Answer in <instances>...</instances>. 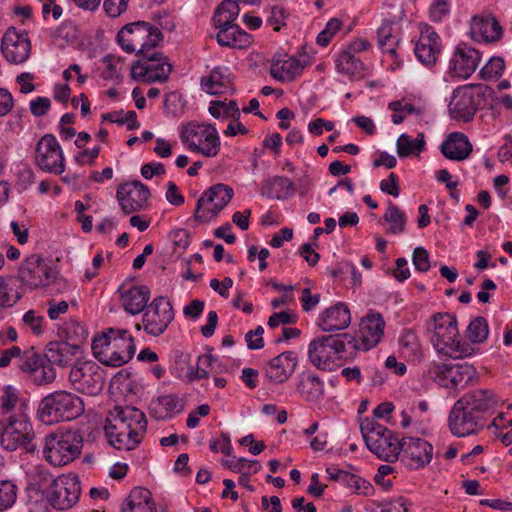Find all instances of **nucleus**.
<instances>
[{"mask_svg":"<svg viewBox=\"0 0 512 512\" xmlns=\"http://www.w3.org/2000/svg\"><path fill=\"white\" fill-rule=\"evenodd\" d=\"M341 484L362 495H369L372 489L368 481L348 471H346Z\"/></svg>","mask_w":512,"mask_h":512,"instance_id":"5fc2aeb1","label":"nucleus"},{"mask_svg":"<svg viewBox=\"0 0 512 512\" xmlns=\"http://www.w3.org/2000/svg\"><path fill=\"white\" fill-rule=\"evenodd\" d=\"M432 333L431 341L437 352L451 358L467 356V349L461 344L457 321L450 313H436L426 324Z\"/></svg>","mask_w":512,"mask_h":512,"instance_id":"39448f33","label":"nucleus"},{"mask_svg":"<svg viewBox=\"0 0 512 512\" xmlns=\"http://www.w3.org/2000/svg\"><path fill=\"white\" fill-rule=\"evenodd\" d=\"M384 220L391 224L389 232L400 234L404 232L406 226V215L397 205L389 201L388 209L383 216Z\"/></svg>","mask_w":512,"mask_h":512,"instance_id":"a18cd8bd","label":"nucleus"},{"mask_svg":"<svg viewBox=\"0 0 512 512\" xmlns=\"http://www.w3.org/2000/svg\"><path fill=\"white\" fill-rule=\"evenodd\" d=\"M209 113L216 119L232 118L236 121L240 117V111L235 101L229 103L212 101L209 106Z\"/></svg>","mask_w":512,"mask_h":512,"instance_id":"49530a36","label":"nucleus"},{"mask_svg":"<svg viewBox=\"0 0 512 512\" xmlns=\"http://www.w3.org/2000/svg\"><path fill=\"white\" fill-rule=\"evenodd\" d=\"M64 331L66 333V341L77 343L81 348V344L87 339L88 332L83 324L77 321H70L66 324Z\"/></svg>","mask_w":512,"mask_h":512,"instance_id":"864d4df0","label":"nucleus"},{"mask_svg":"<svg viewBox=\"0 0 512 512\" xmlns=\"http://www.w3.org/2000/svg\"><path fill=\"white\" fill-rule=\"evenodd\" d=\"M480 52L465 43L459 44L449 61L448 73L453 78L467 79L478 68Z\"/></svg>","mask_w":512,"mask_h":512,"instance_id":"5701e85b","label":"nucleus"},{"mask_svg":"<svg viewBox=\"0 0 512 512\" xmlns=\"http://www.w3.org/2000/svg\"><path fill=\"white\" fill-rule=\"evenodd\" d=\"M504 68L505 63L501 57H492L481 69L480 74L484 79H495L502 75Z\"/></svg>","mask_w":512,"mask_h":512,"instance_id":"13d9d810","label":"nucleus"},{"mask_svg":"<svg viewBox=\"0 0 512 512\" xmlns=\"http://www.w3.org/2000/svg\"><path fill=\"white\" fill-rule=\"evenodd\" d=\"M400 455L401 462L410 470L422 469L432 461L433 446L421 438H403Z\"/></svg>","mask_w":512,"mask_h":512,"instance_id":"aec40b11","label":"nucleus"},{"mask_svg":"<svg viewBox=\"0 0 512 512\" xmlns=\"http://www.w3.org/2000/svg\"><path fill=\"white\" fill-rule=\"evenodd\" d=\"M130 0H104L103 8L110 17H118L128 9Z\"/></svg>","mask_w":512,"mask_h":512,"instance_id":"338daca9","label":"nucleus"},{"mask_svg":"<svg viewBox=\"0 0 512 512\" xmlns=\"http://www.w3.org/2000/svg\"><path fill=\"white\" fill-rule=\"evenodd\" d=\"M420 37L415 45V55L426 66L436 64L441 51V39L435 30L426 23H421Z\"/></svg>","mask_w":512,"mask_h":512,"instance_id":"393cba45","label":"nucleus"},{"mask_svg":"<svg viewBox=\"0 0 512 512\" xmlns=\"http://www.w3.org/2000/svg\"><path fill=\"white\" fill-rule=\"evenodd\" d=\"M264 328L262 326H257L254 330H250L245 334V341L247 343V347L250 350H259L264 347Z\"/></svg>","mask_w":512,"mask_h":512,"instance_id":"69168bd1","label":"nucleus"},{"mask_svg":"<svg viewBox=\"0 0 512 512\" xmlns=\"http://www.w3.org/2000/svg\"><path fill=\"white\" fill-rule=\"evenodd\" d=\"M94 357L106 366L120 367L135 354L134 338L126 329L109 328L94 337L91 345Z\"/></svg>","mask_w":512,"mask_h":512,"instance_id":"f03ea898","label":"nucleus"},{"mask_svg":"<svg viewBox=\"0 0 512 512\" xmlns=\"http://www.w3.org/2000/svg\"><path fill=\"white\" fill-rule=\"evenodd\" d=\"M477 111L475 92L469 87H459L454 90L449 103L450 115L463 122L470 121Z\"/></svg>","mask_w":512,"mask_h":512,"instance_id":"c756f323","label":"nucleus"},{"mask_svg":"<svg viewBox=\"0 0 512 512\" xmlns=\"http://www.w3.org/2000/svg\"><path fill=\"white\" fill-rule=\"evenodd\" d=\"M448 423L451 433L457 437L472 435L486 426L457 401L449 413Z\"/></svg>","mask_w":512,"mask_h":512,"instance_id":"bb28decb","label":"nucleus"},{"mask_svg":"<svg viewBox=\"0 0 512 512\" xmlns=\"http://www.w3.org/2000/svg\"><path fill=\"white\" fill-rule=\"evenodd\" d=\"M201 89L209 94H222L232 89V79L228 68L215 67L208 76L200 81Z\"/></svg>","mask_w":512,"mask_h":512,"instance_id":"4c0bfd02","label":"nucleus"},{"mask_svg":"<svg viewBox=\"0 0 512 512\" xmlns=\"http://www.w3.org/2000/svg\"><path fill=\"white\" fill-rule=\"evenodd\" d=\"M21 298V294L0 276V308L6 309L14 306Z\"/></svg>","mask_w":512,"mask_h":512,"instance_id":"8fccbe9b","label":"nucleus"},{"mask_svg":"<svg viewBox=\"0 0 512 512\" xmlns=\"http://www.w3.org/2000/svg\"><path fill=\"white\" fill-rule=\"evenodd\" d=\"M43 321L44 318L34 310L27 311L23 316L24 324L36 335H40L42 333Z\"/></svg>","mask_w":512,"mask_h":512,"instance_id":"774afa93","label":"nucleus"},{"mask_svg":"<svg viewBox=\"0 0 512 512\" xmlns=\"http://www.w3.org/2000/svg\"><path fill=\"white\" fill-rule=\"evenodd\" d=\"M174 319L171 302L164 296L156 297L143 311L142 323L135 325L136 330L143 329L150 336L162 335Z\"/></svg>","mask_w":512,"mask_h":512,"instance_id":"9b49d317","label":"nucleus"},{"mask_svg":"<svg viewBox=\"0 0 512 512\" xmlns=\"http://www.w3.org/2000/svg\"><path fill=\"white\" fill-rule=\"evenodd\" d=\"M355 343L356 336L350 333L317 336L308 345V359L317 369L332 371Z\"/></svg>","mask_w":512,"mask_h":512,"instance_id":"7ed1b4c3","label":"nucleus"},{"mask_svg":"<svg viewBox=\"0 0 512 512\" xmlns=\"http://www.w3.org/2000/svg\"><path fill=\"white\" fill-rule=\"evenodd\" d=\"M378 42L384 53L394 56L398 45V38L393 34V27L390 23H384L378 29Z\"/></svg>","mask_w":512,"mask_h":512,"instance_id":"de8ad7c7","label":"nucleus"},{"mask_svg":"<svg viewBox=\"0 0 512 512\" xmlns=\"http://www.w3.org/2000/svg\"><path fill=\"white\" fill-rule=\"evenodd\" d=\"M233 189L225 184H216L203 192L194 213L195 220L206 223L214 219L233 198Z\"/></svg>","mask_w":512,"mask_h":512,"instance_id":"f8f14e48","label":"nucleus"},{"mask_svg":"<svg viewBox=\"0 0 512 512\" xmlns=\"http://www.w3.org/2000/svg\"><path fill=\"white\" fill-rule=\"evenodd\" d=\"M17 498V487L11 481H0V512L13 506Z\"/></svg>","mask_w":512,"mask_h":512,"instance_id":"3c124183","label":"nucleus"},{"mask_svg":"<svg viewBox=\"0 0 512 512\" xmlns=\"http://www.w3.org/2000/svg\"><path fill=\"white\" fill-rule=\"evenodd\" d=\"M441 152L447 159L463 161L471 154L472 144L464 133L453 132L442 143Z\"/></svg>","mask_w":512,"mask_h":512,"instance_id":"2f4dec72","label":"nucleus"},{"mask_svg":"<svg viewBox=\"0 0 512 512\" xmlns=\"http://www.w3.org/2000/svg\"><path fill=\"white\" fill-rule=\"evenodd\" d=\"M489 335V326L487 320L482 317L474 318L468 325L466 336L472 343H483Z\"/></svg>","mask_w":512,"mask_h":512,"instance_id":"09e8293b","label":"nucleus"},{"mask_svg":"<svg viewBox=\"0 0 512 512\" xmlns=\"http://www.w3.org/2000/svg\"><path fill=\"white\" fill-rule=\"evenodd\" d=\"M359 65H362V63L351 51L342 52L338 58L337 67L341 72L345 74H354Z\"/></svg>","mask_w":512,"mask_h":512,"instance_id":"052dcab7","label":"nucleus"},{"mask_svg":"<svg viewBox=\"0 0 512 512\" xmlns=\"http://www.w3.org/2000/svg\"><path fill=\"white\" fill-rule=\"evenodd\" d=\"M182 405L178 398L174 395L160 396L150 405L151 413L158 419H165L174 412H180Z\"/></svg>","mask_w":512,"mask_h":512,"instance_id":"37998d69","label":"nucleus"},{"mask_svg":"<svg viewBox=\"0 0 512 512\" xmlns=\"http://www.w3.org/2000/svg\"><path fill=\"white\" fill-rule=\"evenodd\" d=\"M116 197L122 211L131 214L146 207L150 191L146 185L136 180L119 186Z\"/></svg>","mask_w":512,"mask_h":512,"instance_id":"b1692460","label":"nucleus"},{"mask_svg":"<svg viewBox=\"0 0 512 512\" xmlns=\"http://www.w3.org/2000/svg\"><path fill=\"white\" fill-rule=\"evenodd\" d=\"M104 69L102 71V78L105 80H112L119 78V69L118 66L120 64V60L116 58L114 55H106L103 60Z\"/></svg>","mask_w":512,"mask_h":512,"instance_id":"e2e57ef3","label":"nucleus"},{"mask_svg":"<svg viewBox=\"0 0 512 512\" xmlns=\"http://www.w3.org/2000/svg\"><path fill=\"white\" fill-rule=\"evenodd\" d=\"M80 352L81 350L77 343L54 341L47 345L45 359L51 364L65 367L69 365Z\"/></svg>","mask_w":512,"mask_h":512,"instance_id":"473e14b6","label":"nucleus"},{"mask_svg":"<svg viewBox=\"0 0 512 512\" xmlns=\"http://www.w3.org/2000/svg\"><path fill=\"white\" fill-rule=\"evenodd\" d=\"M298 365V356L294 351H285L272 358L265 367L267 379L274 384L286 382Z\"/></svg>","mask_w":512,"mask_h":512,"instance_id":"cd10ccee","label":"nucleus"},{"mask_svg":"<svg viewBox=\"0 0 512 512\" xmlns=\"http://www.w3.org/2000/svg\"><path fill=\"white\" fill-rule=\"evenodd\" d=\"M120 512H157V509L150 491L136 487L122 502Z\"/></svg>","mask_w":512,"mask_h":512,"instance_id":"58836bf2","label":"nucleus"},{"mask_svg":"<svg viewBox=\"0 0 512 512\" xmlns=\"http://www.w3.org/2000/svg\"><path fill=\"white\" fill-rule=\"evenodd\" d=\"M36 165L43 171L60 175L65 170V158L62 148L55 136L44 135L35 150Z\"/></svg>","mask_w":512,"mask_h":512,"instance_id":"dca6fc26","label":"nucleus"},{"mask_svg":"<svg viewBox=\"0 0 512 512\" xmlns=\"http://www.w3.org/2000/svg\"><path fill=\"white\" fill-rule=\"evenodd\" d=\"M457 402L486 425L498 400L491 390L475 389L465 393Z\"/></svg>","mask_w":512,"mask_h":512,"instance_id":"4be33fe9","label":"nucleus"},{"mask_svg":"<svg viewBox=\"0 0 512 512\" xmlns=\"http://www.w3.org/2000/svg\"><path fill=\"white\" fill-rule=\"evenodd\" d=\"M385 321L378 312L367 313L359 325V337H356V343L350 344L352 352L368 351L375 347L384 334Z\"/></svg>","mask_w":512,"mask_h":512,"instance_id":"a211bd4d","label":"nucleus"},{"mask_svg":"<svg viewBox=\"0 0 512 512\" xmlns=\"http://www.w3.org/2000/svg\"><path fill=\"white\" fill-rule=\"evenodd\" d=\"M360 430L366 446L380 460L394 462L398 459L401 441L389 429L367 417L361 420Z\"/></svg>","mask_w":512,"mask_h":512,"instance_id":"6e6552de","label":"nucleus"},{"mask_svg":"<svg viewBox=\"0 0 512 512\" xmlns=\"http://www.w3.org/2000/svg\"><path fill=\"white\" fill-rule=\"evenodd\" d=\"M430 372L439 383L454 389L466 387L475 375V369L467 363H434Z\"/></svg>","mask_w":512,"mask_h":512,"instance_id":"6ab92c4d","label":"nucleus"},{"mask_svg":"<svg viewBox=\"0 0 512 512\" xmlns=\"http://www.w3.org/2000/svg\"><path fill=\"white\" fill-rule=\"evenodd\" d=\"M450 12L447 0H434L429 8V18L433 22H441Z\"/></svg>","mask_w":512,"mask_h":512,"instance_id":"680f3d73","label":"nucleus"},{"mask_svg":"<svg viewBox=\"0 0 512 512\" xmlns=\"http://www.w3.org/2000/svg\"><path fill=\"white\" fill-rule=\"evenodd\" d=\"M118 292L123 309L131 315L140 314L149 305L151 292L145 285L125 282L119 287Z\"/></svg>","mask_w":512,"mask_h":512,"instance_id":"a878e982","label":"nucleus"},{"mask_svg":"<svg viewBox=\"0 0 512 512\" xmlns=\"http://www.w3.org/2000/svg\"><path fill=\"white\" fill-rule=\"evenodd\" d=\"M297 392L305 401L316 402L324 395V383L312 371H303L298 376Z\"/></svg>","mask_w":512,"mask_h":512,"instance_id":"c9c22d12","label":"nucleus"},{"mask_svg":"<svg viewBox=\"0 0 512 512\" xmlns=\"http://www.w3.org/2000/svg\"><path fill=\"white\" fill-rule=\"evenodd\" d=\"M34 437L32 423L24 416L0 418V445L3 449L15 451L25 447L28 452H34L36 447L31 444Z\"/></svg>","mask_w":512,"mask_h":512,"instance_id":"1a4fd4ad","label":"nucleus"},{"mask_svg":"<svg viewBox=\"0 0 512 512\" xmlns=\"http://www.w3.org/2000/svg\"><path fill=\"white\" fill-rule=\"evenodd\" d=\"M304 67L305 64L294 56L279 58L273 60L270 74L274 79L290 82L302 73Z\"/></svg>","mask_w":512,"mask_h":512,"instance_id":"e433bc0d","label":"nucleus"},{"mask_svg":"<svg viewBox=\"0 0 512 512\" xmlns=\"http://www.w3.org/2000/svg\"><path fill=\"white\" fill-rule=\"evenodd\" d=\"M83 441L79 429H57L44 438L43 458L54 467L65 466L81 455Z\"/></svg>","mask_w":512,"mask_h":512,"instance_id":"20e7f679","label":"nucleus"},{"mask_svg":"<svg viewBox=\"0 0 512 512\" xmlns=\"http://www.w3.org/2000/svg\"><path fill=\"white\" fill-rule=\"evenodd\" d=\"M17 403L18 396L15 393V390L10 386L5 387L3 394L0 396V418L13 416L11 413Z\"/></svg>","mask_w":512,"mask_h":512,"instance_id":"603ef678","label":"nucleus"},{"mask_svg":"<svg viewBox=\"0 0 512 512\" xmlns=\"http://www.w3.org/2000/svg\"><path fill=\"white\" fill-rule=\"evenodd\" d=\"M44 361L45 360L37 353L25 352L23 356H20L19 368L31 377L32 373H34Z\"/></svg>","mask_w":512,"mask_h":512,"instance_id":"bf43d9fd","label":"nucleus"},{"mask_svg":"<svg viewBox=\"0 0 512 512\" xmlns=\"http://www.w3.org/2000/svg\"><path fill=\"white\" fill-rule=\"evenodd\" d=\"M56 378V372L53 364L45 360L34 373H32L30 379L37 385H44L52 383Z\"/></svg>","mask_w":512,"mask_h":512,"instance_id":"6e6d98bb","label":"nucleus"},{"mask_svg":"<svg viewBox=\"0 0 512 512\" xmlns=\"http://www.w3.org/2000/svg\"><path fill=\"white\" fill-rule=\"evenodd\" d=\"M425 147L424 135L419 134L416 139H411L408 135L402 134L397 139V153L399 157L404 158L409 155H419Z\"/></svg>","mask_w":512,"mask_h":512,"instance_id":"c03bdc74","label":"nucleus"},{"mask_svg":"<svg viewBox=\"0 0 512 512\" xmlns=\"http://www.w3.org/2000/svg\"><path fill=\"white\" fill-rule=\"evenodd\" d=\"M401 355L412 363H418L423 357V349L417 334L411 329H405L399 338Z\"/></svg>","mask_w":512,"mask_h":512,"instance_id":"ea45409f","label":"nucleus"},{"mask_svg":"<svg viewBox=\"0 0 512 512\" xmlns=\"http://www.w3.org/2000/svg\"><path fill=\"white\" fill-rule=\"evenodd\" d=\"M69 381L76 391L94 396L103 388L104 375L97 363L93 361H78L70 370Z\"/></svg>","mask_w":512,"mask_h":512,"instance_id":"4468645a","label":"nucleus"},{"mask_svg":"<svg viewBox=\"0 0 512 512\" xmlns=\"http://www.w3.org/2000/svg\"><path fill=\"white\" fill-rule=\"evenodd\" d=\"M342 27V21L338 18H331L323 31H321L317 38L316 42L320 46H327L331 39L334 37V35L341 29Z\"/></svg>","mask_w":512,"mask_h":512,"instance_id":"4d7b16f0","label":"nucleus"},{"mask_svg":"<svg viewBox=\"0 0 512 512\" xmlns=\"http://www.w3.org/2000/svg\"><path fill=\"white\" fill-rule=\"evenodd\" d=\"M351 323V313L343 302L325 309L318 317L317 325L324 332L346 329Z\"/></svg>","mask_w":512,"mask_h":512,"instance_id":"7c9ffc66","label":"nucleus"},{"mask_svg":"<svg viewBox=\"0 0 512 512\" xmlns=\"http://www.w3.org/2000/svg\"><path fill=\"white\" fill-rule=\"evenodd\" d=\"M84 412L83 400L67 391H55L45 396L38 405V419L47 425L71 421Z\"/></svg>","mask_w":512,"mask_h":512,"instance_id":"423d86ee","label":"nucleus"},{"mask_svg":"<svg viewBox=\"0 0 512 512\" xmlns=\"http://www.w3.org/2000/svg\"><path fill=\"white\" fill-rule=\"evenodd\" d=\"M240 12L239 4L235 0H224L215 9L213 23L216 28L233 25Z\"/></svg>","mask_w":512,"mask_h":512,"instance_id":"79ce46f5","label":"nucleus"},{"mask_svg":"<svg viewBox=\"0 0 512 512\" xmlns=\"http://www.w3.org/2000/svg\"><path fill=\"white\" fill-rule=\"evenodd\" d=\"M412 262L419 272H427L430 269L429 253L424 247H416L413 251Z\"/></svg>","mask_w":512,"mask_h":512,"instance_id":"0e129e2a","label":"nucleus"},{"mask_svg":"<svg viewBox=\"0 0 512 512\" xmlns=\"http://www.w3.org/2000/svg\"><path fill=\"white\" fill-rule=\"evenodd\" d=\"M182 142L188 149L205 157H215L221 147L217 129L211 124H189L181 133Z\"/></svg>","mask_w":512,"mask_h":512,"instance_id":"9d476101","label":"nucleus"},{"mask_svg":"<svg viewBox=\"0 0 512 512\" xmlns=\"http://www.w3.org/2000/svg\"><path fill=\"white\" fill-rule=\"evenodd\" d=\"M1 52L9 63L16 65L24 63L31 52L28 33L14 27L8 28L2 38Z\"/></svg>","mask_w":512,"mask_h":512,"instance_id":"412c9836","label":"nucleus"},{"mask_svg":"<svg viewBox=\"0 0 512 512\" xmlns=\"http://www.w3.org/2000/svg\"><path fill=\"white\" fill-rule=\"evenodd\" d=\"M80 493L81 487L78 476L62 475L52 481L47 499L53 508L67 510L77 503Z\"/></svg>","mask_w":512,"mask_h":512,"instance_id":"f3484780","label":"nucleus"},{"mask_svg":"<svg viewBox=\"0 0 512 512\" xmlns=\"http://www.w3.org/2000/svg\"><path fill=\"white\" fill-rule=\"evenodd\" d=\"M470 37L477 42L494 43L502 38L503 30L491 15H476L470 21Z\"/></svg>","mask_w":512,"mask_h":512,"instance_id":"c85d7f7f","label":"nucleus"},{"mask_svg":"<svg viewBox=\"0 0 512 512\" xmlns=\"http://www.w3.org/2000/svg\"><path fill=\"white\" fill-rule=\"evenodd\" d=\"M116 39L125 52L142 56L158 46L162 41V33L151 23L137 21L122 27Z\"/></svg>","mask_w":512,"mask_h":512,"instance_id":"0eeeda50","label":"nucleus"},{"mask_svg":"<svg viewBox=\"0 0 512 512\" xmlns=\"http://www.w3.org/2000/svg\"><path fill=\"white\" fill-rule=\"evenodd\" d=\"M146 430L145 414L131 406L114 407L107 415L104 426L109 444L123 451L135 449L142 442Z\"/></svg>","mask_w":512,"mask_h":512,"instance_id":"f257e3e1","label":"nucleus"},{"mask_svg":"<svg viewBox=\"0 0 512 512\" xmlns=\"http://www.w3.org/2000/svg\"><path fill=\"white\" fill-rule=\"evenodd\" d=\"M217 29L216 39L222 47L245 49L252 43V36L236 24Z\"/></svg>","mask_w":512,"mask_h":512,"instance_id":"f704fd0d","label":"nucleus"},{"mask_svg":"<svg viewBox=\"0 0 512 512\" xmlns=\"http://www.w3.org/2000/svg\"><path fill=\"white\" fill-rule=\"evenodd\" d=\"M57 271L40 255L32 254L22 262L18 277L30 289L46 288L57 280Z\"/></svg>","mask_w":512,"mask_h":512,"instance_id":"ddd939ff","label":"nucleus"},{"mask_svg":"<svg viewBox=\"0 0 512 512\" xmlns=\"http://www.w3.org/2000/svg\"><path fill=\"white\" fill-rule=\"evenodd\" d=\"M172 71V65L158 51L152 50L136 61L131 68L134 79L152 83L167 80Z\"/></svg>","mask_w":512,"mask_h":512,"instance_id":"2eb2a0df","label":"nucleus"},{"mask_svg":"<svg viewBox=\"0 0 512 512\" xmlns=\"http://www.w3.org/2000/svg\"><path fill=\"white\" fill-rule=\"evenodd\" d=\"M294 183L284 176H274L262 181L260 194L263 197L275 200H285L294 195Z\"/></svg>","mask_w":512,"mask_h":512,"instance_id":"72a5a7b5","label":"nucleus"},{"mask_svg":"<svg viewBox=\"0 0 512 512\" xmlns=\"http://www.w3.org/2000/svg\"><path fill=\"white\" fill-rule=\"evenodd\" d=\"M217 358L211 353H206L198 356L195 366H189L187 370V377L190 381L201 379H208L210 374H219L221 369H214V363Z\"/></svg>","mask_w":512,"mask_h":512,"instance_id":"a19ab883","label":"nucleus"}]
</instances>
